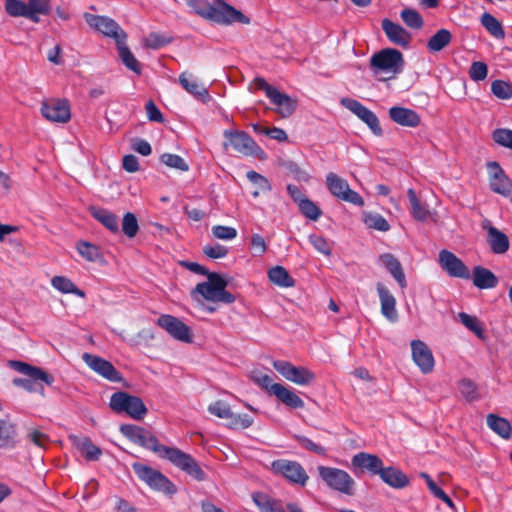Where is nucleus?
Masks as SVG:
<instances>
[{
	"label": "nucleus",
	"instance_id": "53",
	"mask_svg": "<svg viewBox=\"0 0 512 512\" xmlns=\"http://www.w3.org/2000/svg\"><path fill=\"white\" fill-rule=\"evenodd\" d=\"M488 75V66L482 61L472 62L469 68V77L475 82L483 81Z\"/></svg>",
	"mask_w": 512,
	"mask_h": 512
},
{
	"label": "nucleus",
	"instance_id": "41",
	"mask_svg": "<svg viewBox=\"0 0 512 512\" xmlns=\"http://www.w3.org/2000/svg\"><path fill=\"white\" fill-rule=\"evenodd\" d=\"M51 285L64 294H74L81 298L85 297V292L76 287V285L64 276H54L51 279Z\"/></svg>",
	"mask_w": 512,
	"mask_h": 512
},
{
	"label": "nucleus",
	"instance_id": "13",
	"mask_svg": "<svg viewBox=\"0 0 512 512\" xmlns=\"http://www.w3.org/2000/svg\"><path fill=\"white\" fill-rule=\"evenodd\" d=\"M271 470L277 475H281L289 482L304 486L308 480V475L300 463L296 461L278 459L271 463Z\"/></svg>",
	"mask_w": 512,
	"mask_h": 512
},
{
	"label": "nucleus",
	"instance_id": "7",
	"mask_svg": "<svg viewBox=\"0 0 512 512\" xmlns=\"http://www.w3.org/2000/svg\"><path fill=\"white\" fill-rule=\"evenodd\" d=\"M132 469L151 489L168 495L176 493V486L160 471L138 462L132 464Z\"/></svg>",
	"mask_w": 512,
	"mask_h": 512
},
{
	"label": "nucleus",
	"instance_id": "47",
	"mask_svg": "<svg viewBox=\"0 0 512 512\" xmlns=\"http://www.w3.org/2000/svg\"><path fill=\"white\" fill-rule=\"evenodd\" d=\"M250 377L252 381L255 384H257L261 389L267 391L271 395L274 394V387L276 386L277 383H273V380L269 375L255 370L251 372Z\"/></svg>",
	"mask_w": 512,
	"mask_h": 512
},
{
	"label": "nucleus",
	"instance_id": "50",
	"mask_svg": "<svg viewBox=\"0 0 512 512\" xmlns=\"http://www.w3.org/2000/svg\"><path fill=\"white\" fill-rule=\"evenodd\" d=\"M160 160L166 166L180 171H188L189 166L186 161L179 155L172 153H164L160 156Z\"/></svg>",
	"mask_w": 512,
	"mask_h": 512
},
{
	"label": "nucleus",
	"instance_id": "16",
	"mask_svg": "<svg viewBox=\"0 0 512 512\" xmlns=\"http://www.w3.org/2000/svg\"><path fill=\"white\" fill-rule=\"evenodd\" d=\"M487 172L489 177V185L493 192L505 197L512 194V181L506 175L498 162H488Z\"/></svg>",
	"mask_w": 512,
	"mask_h": 512
},
{
	"label": "nucleus",
	"instance_id": "26",
	"mask_svg": "<svg viewBox=\"0 0 512 512\" xmlns=\"http://www.w3.org/2000/svg\"><path fill=\"white\" fill-rule=\"evenodd\" d=\"M269 99L271 103L275 105L274 111L283 118L291 116L297 108V101L289 95L280 92L278 89Z\"/></svg>",
	"mask_w": 512,
	"mask_h": 512
},
{
	"label": "nucleus",
	"instance_id": "19",
	"mask_svg": "<svg viewBox=\"0 0 512 512\" xmlns=\"http://www.w3.org/2000/svg\"><path fill=\"white\" fill-rule=\"evenodd\" d=\"M41 113L47 120L59 123H66L71 116L68 102L59 99L43 101Z\"/></svg>",
	"mask_w": 512,
	"mask_h": 512
},
{
	"label": "nucleus",
	"instance_id": "2",
	"mask_svg": "<svg viewBox=\"0 0 512 512\" xmlns=\"http://www.w3.org/2000/svg\"><path fill=\"white\" fill-rule=\"evenodd\" d=\"M190 271L201 275H207L208 281L196 285L192 291V297L201 295L204 299L212 302H222L231 304L235 301V296L226 290L227 282L219 274L208 272V270L195 262L182 263Z\"/></svg>",
	"mask_w": 512,
	"mask_h": 512
},
{
	"label": "nucleus",
	"instance_id": "54",
	"mask_svg": "<svg viewBox=\"0 0 512 512\" xmlns=\"http://www.w3.org/2000/svg\"><path fill=\"white\" fill-rule=\"evenodd\" d=\"M172 41L171 37L152 32L144 39V46L151 49H159Z\"/></svg>",
	"mask_w": 512,
	"mask_h": 512
},
{
	"label": "nucleus",
	"instance_id": "6",
	"mask_svg": "<svg viewBox=\"0 0 512 512\" xmlns=\"http://www.w3.org/2000/svg\"><path fill=\"white\" fill-rule=\"evenodd\" d=\"M370 66L375 74L379 72H386L395 75L402 72L404 67V58L399 50L394 48H385L371 57Z\"/></svg>",
	"mask_w": 512,
	"mask_h": 512
},
{
	"label": "nucleus",
	"instance_id": "63",
	"mask_svg": "<svg viewBox=\"0 0 512 512\" xmlns=\"http://www.w3.org/2000/svg\"><path fill=\"white\" fill-rule=\"evenodd\" d=\"M294 438L296 439V441H298V443L305 449L311 451V452H314L318 455H324L326 450L324 447H322L321 445H318L316 443H314L312 440H310L309 438L305 437V436H301V435H295Z\"/></svg>",
	"mask_w": 512,
	"mask_h": 512
},
{
	"label": "nucleus",
	"instance_id": "39",
	"mask_svg": "<svg viewBox=\"0 0 512 512\" xmlns=\"http://www.w3.org/2000/svg\"><path fill=\"white\" fill-rule=\"evenodd\" d=\"M452 34L447 29L438 30L427 42V49L431 53L439 52L450 44Z\"/></svg>",
	"mask_w": 512,
	"mask_h": 512
},
{
	"label": "nucleus",
	"instance_id": "52",
	"mask_svg": "<svg viewBox=\"0 0 512 512\" xmlns=\"http://www.w3.org/2000/svg\"><path fill=\"white\" fill-rule=\"evenodd\" d=\"M364 222L369 228L386 232L390 229L388 221L379 214H366Z\"/></svg>",
	"mask_w": 512,
	"mask_h": 512
},
{
	"label": "nucleus",
	"instance_id": "51",
	"mask_svg": "<svg viewBox=\"0 0 512 512\" xmlns=\"http://www.w3.org/2000/svg\"><path fill=\"white\" fill-rule=\"evenodd\" d=\"M139 225L135 214L127 212L122 220V232L129 238L136 236Z\"/></svg>",
	"mask_w": 512,
	"mask_h": 512
},
{
	"label": "nucleus",
	"instance_id": "64",
	"mask_svg": "<svg viewBox=\"0 0 512 512\" xmlns=\"http://www.w3.org/2000/svg\"><path fill=\"white\" fill-rule=\"evenodd\" d=\"M203 253L211 259H218L225 257L228 249L221 244L206 245L203 247Z\"/></svg>",
	"mask_w": 512,
	"mask_h": 512
},
{
	"label": "nucleus",
	"instance_id": "32",
	"mask_svg": "<svg viewBox=\"0 0 512 512\" xmlns=\"http://www.w3.org/2000/svg\"><path fill=\"white\" fill-rule=\"evenodd\" d=\"M17 428L9 418L0 419V448H13L17 443Z\"/></svg>",
	"mask_w": 512,
	"mask_h": 512
},
{
	"label": "nucleus",
	"instance_id": "35",
	"mask_svg": "<svg viewBox=\"0 0 512 512\" xmlns=\"http://www.w3.org/2000/svg\"><path fill=\"white\" fill-rule=\"evenodd\" d=\"M407 197L410 202L412 217L420 222L426 221L430 215L428 205L419 200L413 188L407 190Z\"/></svg>",
	"mask_w": 512,
	"mask_h": 512
},
{
	"label": "nucleus",
	"instance_id": "11",
	"mask_svg": "<svg viewBox=\"0 0 512 512\" xmlns=\"http://www.w3.org/2000/svg\"><path fill=\"white\" fill-rule=\"evenodd\" d=\"M83 17L92 29L106 37L114 39L116 44L118 41L127 40L126 32L112 18L90 13H84Z\"/></svg>",
	"mask_w": 512,
	"mask_h": 512
},
{
	"label": "nucleus",
	"instance_id": "21",
	"mask_svg": "<svg viewBox=\"0 0 512 512\" xmlns=\"http://www.w3.org/2000/svg\"><path fill=\"white\" fill-rule=\"evenodd\" d=\"M381 27L391 43L403 48H407L410 45L412 36L401 25L389 19H384L382 20Z\"/></svg>",
	"mask_w": 512,
	"mask_h": 512
},
{
	"label": "nucleus",
	"instance_id": "23",
	"mask_svg": "<svg viewBox=\"0 0 512 512\" xmlns=\"http://www.w3.org/2000/svg\"><path fill=\"white\" fill-rule=\"evenodd\" d=\"M376 290L381 304L382 315L386 317L390 322H396L398 320V313L396 310L395 297L381 282L376 284Z\"/></svg>",
	"mask_w": 512,
	"mask_h": 512
},
{
	"label": "nucleus",
	"instance_id": "9",
	"mask_svg": "<svg viewBox=\"0 0 512 512\" xmlns=\"http://www.w3.org/2000/svg\"><path fill=\"white\" fill-rule=\"evenodd\" d=\"M272 365L286 380L300 386L311 385L316 379L314 372L304 366H295L289 361L274 360Z\"/></svg>",
	"mask_w": 512,
	"mask_h": 512
},
{
	"label": "nucleus",
	"instance_id": "44",
	"mask_svg": "<svg viewBox=\"0 0 512 512\" xmlns=\"http://www.w3.org/2000/svg\"><path fill=\"white\" fill-rule=\"evenodd\" d=\"M77 251L83 258L90 262H96L102 258L100 249L89 242L80 241L77 244Z\"/></svg>",
	"mask_w": 512,
	"mask_h": 512
},
{
	"label": "nucleus",
	"instance_id": "43",
	"mask_svg": "<svg viewBox=\"0 0 512 512\" xmlns=\"http://www.w3.org/2000/svg\"><path fill=\"white\" fill-rule=\"evenodd\" d=\"M481 24L495 38H504L505 33L502 29L501 23L492 14L485 12L481 16Z\"/></svg>",
	"mask_w": 512,
	"mask_h": 512
},
{
	"label": "nucleus",
	"instance_id": "40",
	"mask_svg": "<svg viewBox=\"0 0 512 512\" xmlns=\"http://www.w3.org/2000/svg\"><path fill=\"white\" fill-rule=\"evenodd\" d=\"M269 280L280 287H293L295 280L288 271L282 266H275L268 271Z\"/></svg>",
	"mask_w": 512,
	"mask_h": 512
},
{
	"label": "nucleus",
	"instance_id": "10",
	"mask_svg": "<svg viewBox=\"0 0 512 512\" xmlns=\"http://www.w3.org/2000/svg\"><path fill=\"white\" fill-rule=\"evenodd\" d=\"M326 186L329 192L336 198L354 204L363 206L364 200L356 191L352 190L344 178H341L333 172H329L326 176Z\"/></svg>",
	"mask_w": 512,
	"mask_h": 512
},
{
	"label": "nucleus",
	"instance_id": "45",
	"mask_svg": "<svg viewBox=\"0 0 512 512\" xmlns=\"http://www.w3.org/2000/svg\"><path fill=\"white\" fill-rule=\"evenodd\" d=\"M458 317L461 323L470 331H472L478 338H484V330L481 322L477 317L471 316L465 312H461L458 314Z\"/></svg>",
	"mask_w": 512,
	"mask_h": 512
},
{
	"label": "nucleus",
	"instance_id": "24",
	"mask_svg": "<svg viewBox=\"0 0 512 512\" xmlns=\"http://www.w3.org/2000/svg\"><path fill=\"white\" fill-rule=\"evenodd\" d=\"M389 117L398 125L415 128L420 125L421 118L414 110L393 106L389 109Z\"/></svg>",
	"mask_w": 512,
	"mask_h": 512
},
{
	"label": "nucleus",
	"instance_id": "56",
	"mask_svg": "<svg viewBox=\"0 0 512 512\" xmlns=\"http://www.w3.org/2000/svg\"><path fill=\"white\" fill-rule=\"evenodd\" d=\"M228 427L231 429H246L253 424V418L248 414H234L228 418Z\"/></svg>",
	"mask_w": 512,
	"mask_h": 512
},
{
	"label": "nucleus",
	"instance_id": "42",
	"mask_svg": "<svg viewBox=\"0 0 512 512\" xmlns=\"http://www.w3.org/2000/svg\"><path fill=\"white\" fill-rule=\"evenodd\" d=\"M5 12L14 18L23 17L28 19L27 1L23 0H5Z\"/></svg>",
	"mask_w": 512,
	"mask_h": 512
},
{
	"label": "nucleus",
	"instance_id": "60",
	"mask_svg": "<svg viewBox=\"0 0 512 512\" xmlns=\"http://www.w3.org/2000/svg\"><path fill=\"white\" fill-rule=\"evenodd\" d=\"M309 242L313 245V247L320 253L330 256L332 253L331 247L327 240L316 234H312L309 236Z\"/></svg>",
	"mask_w": 512,
	"mask_h": 512
},
{
	"label": "nucleus",
	"instance_id": "25",
	"mask_svg": "<svg viewBox=\"0 0 512 512\" xmlns=\"http://www.w3.org/2000/svg\"><path fill=\"white\" fill-rule=\"evenodd\" d=\"M351 464L354 468L367 470L372 475H379L383 467V462L377 455L366 452L355 454L352 457Z\"/></svg>",
	"mask_w": 512,
	"mask_h": 512
},
{
	"label": "nucleus",
	"instance_id": "5",
	"mask_svg": "<svg viewBox=\"0 0 512 512\" xmlns=\"http://www.w3.org/2000/svg\"><path fill=\"white\" fill-rule=\"evenodd\" d=\"M109 405L113 411L124 412L135 420H142L147 414V408L141 398L122 391L112 394Z\"/></svg>",
	"mask_w": 512,
	"mask_h": 512
},
{
	"label": "nucleus",
	"instance_id": "48",
	"mask_svg": "<svg viewBox=\"0 0 512 512\" xmlns=\"http://www.w3.org/2000/svg\"><path fill=\"white\" fill-rule=\"evenodd\" d=\"M492 94L501 100H508L512 97V86L503 80H494L491 83Z\"/></svg>",
	"mask_w": 512,
	"mask_h": 512
},
{
	"label": "nucleus",
	"instance_id": "18",
	"mask_svg": "<svg viewBox=\"0 0 512 512\" xmlns=\"http://www.w3.org/2000/svg\"><path fill=\"white\" fill-rule=\"evenodd\" d=\"M82 359L89 368L105 379L111 382H120L122 380L120 372L106 359L90 353H84Z\"/></svg>",
	"mask_w": 512,
	"mask_h": 512
},
{
	"label": "nucleus",
	"instance_id": "55",
	"mask_svg": "<svg viewBox=\"0 0 512 512\" xmlns=\"http://www.w3.org/2000/svg\"><path fill=\"white\" fill-rule=\"evenodd\" d=\"M492 138L498 145L512 150V130L498 128L493 131Z\"/></svg>",
	"mask_w": 512,
	"mask_h": 512
},
{
	"label": "nucleus",
	"instance_id": "31",
	"mask_svg": "<svg viewBox=\"0 0 512 512\" xmlns=\"http://www.w3.org/2000/svg\"><path fill=\"white\" fill-rule=\"evenodd\" d=\"M379 476L383 482L396 489L404 488L409 484L408 477L394 467H382Z\"/></svg>",
	"mask_w": 512,
	"mask_h": 512
},
{
	"label": "nucleus",
	"instance_id": "57",
	"mask_svg": "<svg viewBox=\"0 0 512 512\" xmlns=\"http://www.w3.org/2000/svg\"><path fill=\"white\" fill-rule=\"evenodd\" d=\"M458 389L467 401H474L478 398L476 385L469 379L459 381Z\"/></svg>",
	"mask_w": 512,
	"mask_h": 512
},
{
	"label": "nucleus",
	"instance_id": "28",
	"mask_svg": "<svg viewBox=\"0 0 512 512\" xmlns=\"http://www.w3.org/2000/svg\"><path fill=\"white\" fill-rule=\"evenodd\" d=\"M473 285L479 289H492L498 284L497 276L489 269L475 266L472 270Z\"/></svg>",
	"mask_w": 512,
	"mask_h": 512
},
{
	"label": "nucleus",
	"instance_id": "4",
	"mask_svg": "<svg viewBox=\"0 0 512 512\" xmlns=\"http://www.w3.org/2000/svg\"><path fill=\"white\" fill-rule=\"evenodd\" d=\"M8 366L13 370L25 375V378H14L13 385L21 387L30 393H39L44 396V387L42 383L51 386L54 377L42 368L32 366L26 362L10 360Z\"/></svg>",
	"mask_w": 512,
	"mask_h": 512
},
{
	"label": "nucleus",
	"instance_id": "27",
	"mask_svg": "<svg viewBox=\"0 0 512 512\" xmlns=\"http://www.w3.org/2000/svg\"><path fill=\"white\" fill-rule=\"evenodd\" d=\"M382 265L397 281L401 288H406L407 281L400 261L391 253H384L379 257Z\"/></svg>",
	"mask_w": 512,
	"mask_h": 512
},
{
	"label": "nucleus",
	"instance_id": "22",
	"mask_svg": "<svg viewBox=\"0 0 512 512\" xmlns=\"http://www.w3.org/2000/svg\"><path fill=\"white\" fill-rule=\"evenodd\" d=\"M178 82L181 87L196 99L206 103L210 100L209 91L198 82L192 73L184 71L179 75Z\"/></svg>",
	"mask_w": 512,
	"mask_h": 512
},
{
	"label": "nucleus",
	"instance_id": "34",
	"mask_svg": "<svg viewBox=\"0 0 512 512\" xmlns=\"http://www.w3.org/2000/svg\"><path fill=\"white\" fill-rule=\"evenodd\" d=\"M274 388L275 391L273 395L286 406L294 409L304 407V401L292 390L282 384H276Z\"/></svg>",
	"mask_w": 512,
	"mask_h": 512
},
{
	"label": "nucleus",
	"instance_id": "17",
	"mask_svg": "<svg viewBox=\"0 0 512 512\" xmlns=\"http://www.w3.org/2000/svg\"><path fill=\"white\" fill-rule=\"evenodd\" d=\"M439 264L451 277L469 279L470 272L464 262L454 253L443 249L439 252Z\"/></svg>",
	"mask_w": 512,
	"mask_h": 512
},
{
	"label": "nucleus",
	"instance_id": "20",
	"mask_svg": "<svg viewBox=\"0 0 512 512\" xmlns=\"http://www.w3.org/2000/svg\"><path fill=\"white\" fill-rule=\"evenodd\" d=\"M412 359L422 373L428 374L433 371L434 357L430 348L421 340L411 342Z\"/></svg>",
	"mask_w": 512,
	"mask_h": 512
},
{
	"label": "nucleus",
	"instance_id": "61",
	"mask_svg": "<svg viewBox=\"0 0 512 512\" xmlns=\"http://www.w3.org/2000/svg\"><path fill=\"white\" fill-rule=\"evenodd\" d=\"M247 178L250 182L255 184L261 192H269L271 190V184L268 179L257 173L256 171L247 172Z\"/></svg>",
	"mask_w": 512,
	"mask_h": 512
},
{
	"label": "nucleus",
	"instance_id": "1",
	"mask_svg": "<svg viewBox=\"0 0 512 512\" xmlns=\"http://www.w3.org/2000/svg\"><path fill=\"white\" fill-rule=\"evenodd\" d=\"M120 431L132 442L155 452L161 458L169 460L173 465L186 472L195 480H205V472L191 455L178 448L160 444L157 437L145 428L132 424H124L121 425Z\"/></svg>",
	"mask_w": 512,
	"mask_h": 512
},
{
	"label": "nucleus",
	"instance_id": "37",
	"mask_svg": "<svg viewBox=\"0 0 512 512\" xmlns=\"http://www.w3.org/2000/svg\"><path fill=\"white\" fill-rule=\"evenodd\" d=\"M90 212L91 215L109 231L112 233L119 232L118 218L113 212L97 207H91Z\"/></svg>",
	"mask_w": 512,
	"mask_h": 512
},
{
	"label": "nucleus",
	"instance_id": "58",
	"mask_svg": "<svg viewBox=\"0 0 512 512\" xmlns=\"http://www.w3.org/2000/svg\"><path fill=\"white\" fill-rule=\"evenodd\" d=\"M208 411L212 415H214L218 418H222V419H228L229 417L232 416V411H231L230 406L222 400H218V401L210 404L208 406Z\"/></svg>",
	"mask_w": 512,
	"mask_h": 512
},
{
	"label": "nucleus",
	"instance_id": "8",
	"mask_svg": "<svg viewBox=\"0 0 512 512\" xmlns=\"http://www.w3.org/2000/svg\"><path fill=\"white\" fill-rule=\"evenodd\" d=\"M318 473L329 488L346 495L354 494L355 481L346 471L334 467L319 466Z\"/></svg>",
	"mask_w": 512,
	"mask_h": 512
},
{
	"label": "nucleus",
	"instance_id": "15",
	"mask_svg": "<svg viewBox=\"0 0 512 512\" xmlns=\"http://www.w3.org/2000/svg\"><path fill=\"white\" fill-rule=\"evenodd\" d=\"M340 102L345 108L361 119L371 129L373 134L376 136H381L383 134L378 117L373 111L369 110L359 101L352 98H342Z\"/></svg>",
	"mask_w": 512,
	"mask_h": 512
},
{
	"label": "nucleus",
	"instance_id": "59",
	"mask_svg": "<svg viewBox=\"0 0 512 512\" xmlns=\"http://www.w3.org/2000/svg\"><path fill=\"white\" fill-rule=\"evenodd\" d=\"M252 499L255 505L259 508L261 512H269L271 511L273 505H275L277 500L271 499L268 495L260 492H256L252 494Z\"/></svg>",
	"mask_w": 512,
	"mask_h": 512
},
{
	"label": "nucleus",
	"instance_id": "12",
	"mask_svg": "<svg viewBox=\"0 0 512 512\" xmlns=\"http://www.w3.org/2000/svg\"><path fill=\"white\" fill-rule=\"evenodd\" d=\"M224 137L228 140L225 147L229 144L236 152L244 156H258L262 149L257 143L244 131L225 130Z\"/></svg>",
	"mask_w": 512,
	"mask_h": 512
},
{
	"label": "nucleus",
	"instance_id": "14",
	"mask_svg": "<svg viewBox=\"0 0 512 512\" xmlns=\"http://www.w3.org/2000/svg\"><path fill=\"white\" fill-rule=\"evenodd\" d=\"M156 324L176 340L191 343L193 335L189 326L175 316L162 314Z\"/></svg>",
	"mask_w": 512,
	"mask_h": 512
},
{
	"label": "nucleus",
	"instance_id": "38",
	"mask_svg": "<svg viewBox=\"0 0 512 512\" xmlns=\"http://www.w3.org/2000/svg\"><path fill=\"white\" fill-rule=\"evenodd\" d=\"M116 45L119 57L126 68L138 75L141 74V64L126 45V40L118 41Z\"/></svg>",
	"mask_w": 512,
	"mask_h": 512
},
{
	"label": "nucleus",
	"instance_id": "3",
	"mask_svg": "<svg viewBox=\"0 0 512 512\" xmlns=\"http://www.w3.org/2000/svg\"><path fill=\"white\" fill-rule=\"evenodd\" d=\"M187 5L199 16L218 24L250 23V19L246 15L224 0H214L213 4L207 0H188Z\"/></svg>",
	"mask_w": 512,
	"mask_h": 512
},
{
	"label": "nucleus",
	"instance_id": "49",
	"mask_svg": "<svg viewBox=\"0 0 512 512\" xmlns=\"http://www.w3.org/2000/svg\"><path fill=\"white\" fill-rule=\"evenodd\" d=\"M300 212L308 219L316 221L320 218L322 212L320 208L312 202L310 199L306 198L305 200H301L298 204Z\"/></svg>",
	"mask_w": 512,
	"mask_h": 512
},
{
	"label": "nucleus",
	"instance_id": "36",
	"mask_svg": "<svg viewBox=\"0 0 512 512\" xmlns=\"http://www.w3.org/2000/svg\"><path fill=\"white\" fill-rule=\"evenodd\" d=\"M28 20L33 23L40 22V16H47L51 13V0H27Z\"/></svg>",
	"mask_w": 512,
	"mask_h": 512
},
{
	"label": "nucleus",
	"instance_id": "62",
	"mask_svg": "<svg viewBox=\"0 0 512 512\" xmlns=\"http://www.w3.org/2000/svg\"><path fill=\"white\" fill-rule=\"evenodd\" d=\"M212 234L221 240H232L237 236V231L233 227L215 225L212 227Z\"/></svg>",
	"mask_w": 512,
	"mask_h": 512
},
{
	"label": "nucleus",
	"instance_id": "30",
	"mask_svg": "<svg viewBox=\"0 0 512 512\" xmlns=\"http://www.w3.org/2000/svg\"><path fill=\"white\" fill-rule=\"evenodd\" d=\"M72 444L76 447L88 461H97L102 455V450L94 445L90 438L70 436Z\"/></svg>",
	"mask_w": 512,
	"mask_h": 512
},
{
	"label": "nucleus",
	"instance_id": "46",
	"mask_svg": "<svg viewBox=\"0 0 512 512\" xmlns=\"http://www.w3.org/2000/svg\"><path fill=\"white\" fill-rule=\"evenodd\" d=\"M400 16L403 22L412 29H421L424 25L422 16L414 9H403Z\"/></svg>",
	"mask_w": 512,
	"mask_h": 512
},
{
	"label": "nucleus",
	"instance_id": "29",
	"mask_svg": "<svg viewBox=\"0 0 512 512\" xmlns=\"http://www.w3.org/2000/svg\"><path fill=\"white\" fill-rule=\"evenodd\" d=\"M487 242L494 254H504L509 249L508 236L494 226L487 228Z\"/></svg>",
	"mask_w": 512,
	"mask_h": 512
},
{
	"label": "nucleus",
	"instance_id": "33",
	"mask_svg": "<svg viewBox=\"0 0 512 512\" xmlns=\"http://www.w3.org/2000/svg\"><path fill=\"white\" fill-rule=\"evenodd\" d=\"M488 427L501 438L508 440L512 436V426L510 422L496 414L487 415Z\"/></svg>",
	"mask_w": 512,
	"mask_h": 512
}]
</instances>
